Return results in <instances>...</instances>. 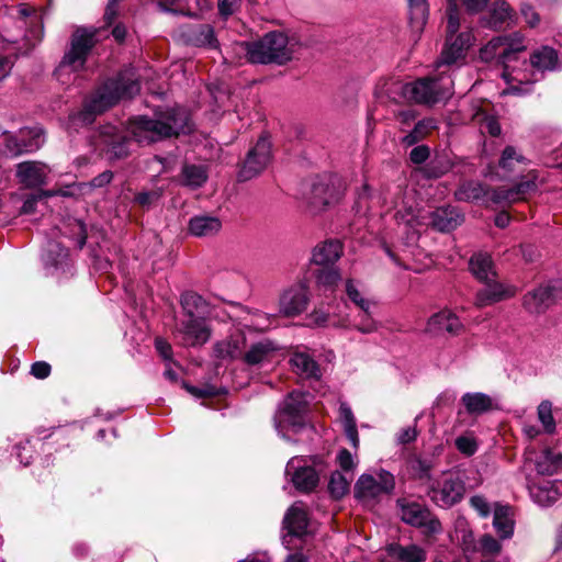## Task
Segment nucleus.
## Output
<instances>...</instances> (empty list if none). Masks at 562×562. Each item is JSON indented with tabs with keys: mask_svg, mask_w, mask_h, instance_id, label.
I'll return each instance as SVG.
<instances>
[{
	"mask_svg": "<svg viewBox=\"0 0 562 562\" xmlns=\"http://www.w3.org/2000/svg\"><path fill=\"white\" fill-rule=\"evenodd\" d=\"M487 194L486 187L477 181L464 182L454 193L457 200L465 202L483 200Z\"/></svg>",
	"mask_w": 562,
	"mask_h": 562,
	"instance_id": "44",
	"label": "nucleus"
},
{
	"mask_svg": "<svg viewBox=\"0 0 562 562\" xmlns=\"http://www.w3.org/2000/svg\"><path fill=\"white\" fill-rule=\"evenodd\" d=\"M345 292L347 297L358 307L362 313L370 314L375 302L366 295L362 284L353 279H347L345 282Z\"/></svg>",
	"mask_w": 562,
	"mask_h": 562,
	"instance_id": "39",
	"label": "nucleus"
},
{
	"mask_svg": "<svg viewBox=\"0 0 562 562\" xmlns=\"http://www.w3.org/2000/svg\"><path fill=\"white\" fill-rule=\"evenodd\" d=\"M50 167L40 160H25L15 166L18 183L25 189H37L48 183Z\"/></svg>",
	"mask_w": 562,
	"mask_h": 562,
	"instance_id": "16",
	"label": "nucleus"
},
{
	"mask_svg": "<svg viewBox=\"0 0 562 562\" xmlns=\"http://www.w3.org/2000/svg\"><path fill=\"white\" fill-rule=\"evenodd\" d=\"M190 130L186 109L177 106L156 113L155 119L137 116L130 121L128 131L139 144H150Z\"/></svg>",
	"mask_w": 562,
	"mask_h": 562,
	"instance_id": "5",
	"label": "nucleus"
},
{
	"mask_svg": "<svg viewBox=\"0 0 562 562\" xmlns=\"http://www.w3.org/2000/svg\"><path fill=\"white\" fill-rule=\"evenodd\" d=\"M515 294V291L510 286H505L497 282H486V286L480 290L476 294L475 304L479 307L492 305L496 302L510 297Z\"/></svg>",
	"mask_w": 562,
	"mask_h": 562,
	"instance_id": "29",
	"label": "nucleus"
},
{
	"mask_svg": "<svg viewBox=\"0 0 562 562\" xmlns=\"http://www.w3.org/2000/svg\"><path fill=\"white\" fill-rule=\"evenodd\" d=\"M520 12H521V15H522L525 22L529 26L533 27V26L538 25L540 18H539V14L536 12V10L531 5L522 4Z\"/></svg>",
	"mask_w": 562,
	"mask_h": 562,
	"instance_id": "61",
	"label": "nucleus"
},
{
	"mask_svg": "<svg viewBox=\"0 0 562 562\" xmlns=\"http://www.w3.org/2000/svg\"><path fill=\"white\" fill-rule=\"evenodd\" d=\"M342 313H334L330 315L321 308H315L310 315L308 321L311 325L316 327H333V322L337 319L338 316H344Z\"/></svg>",
	"mask_w": 562,
	"mask_h": 562,
	"instance_id": "52",
	"label": "nucleus"
},
{
	"mask_svg": "<svg viewBox=\"0 0 562 562\" xmlns=\"http://www.w3.org/2000/svg\"><path fill=\"white\" fill-rule=\"evenodd\" d=\"M469 265L471 272L479 280L484 282L492 281L494 272L491 256L487 254H475L471 257Z\"/></svg>",
	"mask_w": 562,
	"mask_h": 562,
	"instance_id": "43",
	"label": "nucleus"
},
{
	"mask_svg": "<svg viewBox=\"0 0 562 562\" xmlns=\"http://www.w3.org/2000/svg\"><path fill=\"white\" fill-rule=\"evenodd\" d=\"M538 172L529 169L522 173L521 180L512 188H498L492 191L491 200L494 203L512 204L526 200L527 195L537 190Z\"/></svg>",
	"mask_w": 562,
	"mask_h": 562,
	"instance_id": "15",
	"label": "nucleus"
},
{
	"mask_svg": "<svg viewBox=\"0 0 562 562\" xmlns=\"http://www.w3.org/2000/svg\"><path fill=\"white\" fill-rule=\"evenodd\" d=\"M558 299L559 291L554 285H540L524 296V306L531 314H541L553 305Z\"/></svg>",
	"mask_w": 562,
	"mask_h": 562,
	"instance_id": "21",
	"label": "nucleus"
},
{
	"mask_svg": "<svg viewBox=\"0 0 562 562\" xmlns=\"http://www.w3.org/2000/svg\"><path fill=\"white\" fill-rule=\"evenodd\" d=\"M561 67L562 63L559 58L558 52L549 46H542L539 49H536L531 54L529 61L527 59H519V68H527L536 76L535 80L526 85V87H528V92L531 90L532 83L540 80L541 75L544 71L559 70ZM520 87H525V85L520 83Z\"/></svg>",
	"mask_w": 562,
	"mask_h": 562,
	"instance_id": "13",
	"label": "nucleus"
},
{
	"mask_svg": "<svg viewBox=\"0 0 562 562\" xmlns=\"http://www.w3.org/2000/svg\"><path fill=\"white\" fill-rule=\"evenodd\" d=\"M454 443L458 451L467 457L473 456L479 447L476 438L471 432L459 436Z\"/></svg>",
	"mask_w": 562,
	"mask_h": 562,
	"instance_id": "51",
	"label": "nucleus"
},
{
	"mask_svg": "<svg viewBox=\"0 0 562 562\" xmlns=\"http://www.w3.org/2000/svg\"><path fill=\"white\" fill-rule=\"evenodd\" d=\"M344 192L345 188L338 178H322L313 182L307 202L312 210L319 212L327 206L337 204Z\"/></svg>",
	"mask_w": 562,
	"mask_h": 562,
	"instance_id": "11",
	"label": "nucleus"
},
{
	"mask_svg": "<svg viewBox=\"0 0 562 562\" xmlns=\"http://www.w3.org/2000/svg\"><path fill=\"white\" fill-rule=\"evenodd\" d=\"M350 486V481L340 472L336 471L330 475L328 490L335 498L342 497Z\"/></svg>",
	"mask_w": 562,
	"mask_h": 562,
	"instance_id": "50",
	"label": "nucleus"
},
{
	"mask_svg": "<svg viewBox=\"0 0 562 562\" xmlns=\"http://www.w3.org/2000/svg\"><path fill=\"white\" fill-rule=\"evenodd\" d=\"M211 327L205 316L182 318L176 329V338L183 347H199L211 338Z\"/></svg>",
	"mask_w": 562,
	"mask_h": 562,
	"instance_id": "12",
	"label": "nucleus"
},
{
	"mask_svg": "<svg viewBox=\"0 0 562 562\" xmlns=\"http://www.w3.org/2000/svg\"><path fill=\"white\" fill-rule=\"evenodd\" d=\"M285 474L291 476L294 486L302 492L312 491L318 483V474L314 468L308 465L306 460L301 457H293L288 462Z\"/></svg>",
	"mask_w": 562,
	"mask_h": 562,
	"instance_id": "20",
	"label": "nucleus"
},
{
	"mask_svg": "<svg viewBox=\"0 0 562 562\" xmlns=\"http://www.w3.org/2000/svg\"><path fill=\"white\" fill-rule=\"evenodd\" d=\"M530 161L514 146H506L499 158V168L508 175L524 173L528 169Z\"/></svg>",
	"mask_w": 562,
	"mask_h": 562,
	"instance_id": "28",
	"label": "nucleus"
},
{
	"mask_svg": "<svg viewBox=\"0 0 562 562\" xmlns=\"http://www.w3.org/2000/svg\"><path fill=\"white\" fill-rule=\"evenodd\" d=\"M537 414L544 431L548 434L554 432L555 422L552 415V403L550 401H542L538 406Z\"/></svg>",
	"mask_w": 562,
	"mask_h": 562,
	"instance_id": "49",
	"label": "nucleus"
},
{
	"mask_svg": "<svg viewBox=\"0 0 562 562\" xmlns=\"http://www.w3.org/2000/svg\"><path fill=\"white\" fill-rule=\"evenodd\" d=\"M279 350L280 348L274 341L270 339L259 340L251 344L249 349L245 351L244 362L248 366H262L273 361Z\"/></svg>",
	"mask_w": 562,
	"mask_h": 562,
	"instance_id": "24",
	"label": "nucleus"
},
{
	"mask_svg": "<svg viewBox=\"0 0 562 562\" xmlns=\"http://www.w3.org/2000/svg\"><path fill=\"white\" fill-rule=\"evenodd\" d=\"M434 464L431 460L414 457L408 461L411 474L419 480L429 479Z\"/></svg>",
	"mask_w": 562,
	"mask_h": 562,
	"instance_id": "48",
	"label": "nucleus"
},
{
	"mask_svg": "<svg viewBox=\"0 0 562 562\" xmlns=\"http://www.w3.org/2000/svg\"><path fill=\"white\" fill-rule=\"evenodd\" d=\"M397 503L401 508V518L404 522L423 528L426 533H438L441 531L440 521L424 505L402 499Z\"/></svg>",
	"mask_w": 562,
	"mask_h": 562,
	"instance_id": "14",
	"label": "nucleus"
},
{
	"mask_svg": "<svg viewBox=\"0 0 562 562\" xmlns=\"http://www.w3.org/2000/svg\"><path fill=\"white\" fill-rule=\"evenodd\" d=\"M293 371L303 379L318 380L321 378V369L313 357L306 352L296 350L290 359Z\"/></svg>",
	"mask_w": 562,
	"mask_h": 562,
	"instance_id": "27",
	"label": "nucleus"
},
{
	"mask_svg": "<svg viewBox=\"0 0 562 562\" xmlns=\"http://www.w3.org/2000/svg\"><path fill=\"white\" fill-rule=\"evenodd\" d=\"M461 403L470 415H482L494 408L493 398L481 392H468L461 397Z\"/></svg>",
	"mask_w": 562,
	"mask_h": 562,
	"instance_id": "37",
	"label": "nucleus"
},
{
	"mask_svg": "<svg viewBox=\"0 0 562 562\" xmlns=\"http://www.w3.org/2000/svg\"><path fill=\"white\" fill-rule=\"evenodd\" d=\"M342 255V245L338 240L318 244L312 254V261L317 266L334 265Z\"/></svg>",
	"mask_w": 562,
	"mask_h": 562,
	"instance_id": "30",
	"label": "nucleus"
},
{
	"mask_svg": "<svg viewBox=\"0 0 562 562\" xmlns=\"http://www.w3.org/2000/svg\"><path fill=\"white\" fill-rule=\"evenodd\" d=\"M45 142L44 132L41 127H30L21 130V144H36V150L40 149Z\"/></svg>",
	"mask_w": 562,
	"mask_h": 562,
	"instance_id": "54",
	"label": "nucleus"
},
{
	"mask_svg": "<svg viewBox=\"0 0 562 562\" xmlns=\"http://www.w3.org/2000/svg\"><path fill=\"white\" fill-rule=\"evenodd\" d=\"M310 395L303 392H292L279 405L274 414V428L278 435L291 440V434H297L306 426V408Z\"/></svg>",
	"mask_w": 562,
	"mask_h": 562,
	"instance_id": "7",
	"label": "nucleus"
},
{
	"mask_svg": "<svg viewBox=\"0 0 562 562\" xmlns=\"http://www.w3.org/2000/svg\"><path fill=\"white\" fill-rule=\"evenodd\" d=\"M526 49V38L519 32L495 36L480 48V60L503 66L502 77L507 83L503 94L528 93V87H520V83L528 85L536 79L527 68H519V54Z\"/></svg>",
	"mask_w": 562,
	"mask_h": 562,
	"instance_id": "2",
	"label": "nucleus"
},
{
	"mask_svg": "<svg viewBox=\"0 0 562 562\" xmlns=\"http://www.w3.org/2000/svg\"><path fill=\"white\" fill-rule=\"evenodd\" d=\"M481 551L485 555H496L501 552L502 546L498 540L491 535H484L480 539Z\"/></svg>",
	"mask_w": 562,
	"mask_h": 562,
	"instance_id": "57",
	"label": "nucleus"
},
{
	"mask_svg": "<svg viewBox=\"0 0 562 562\" xmlns=\"http://www.w3.org/2000/svg\"><path fill=\"white\" fill-rule=\"evenodd\" d=\"M339 420L344 427L347 439L350 441L353 449L357 450L359 448L357 423L350 406L346 403H341L339 406Z\"/></svg>",
	"mask_w": 562,
	"mask_h": 562,
	"instance_id": "41",
	"label": "nucleus"
},
{
	"mask_svg": "<svg viewBox=\"0 0 562 562\" xmlns=\"http://www.w3.org/2000/svg\"><path fill=\"white\" fill-rule=\"evenodd\" d=\"M183 36L189 44L194 46H216V38L214 37L213 27L209 24L188 26L183 31Z\"/></svg>",
	"mask_w": 562,
	"mask_h": 562,
	"instance_id": "38",
	"label": "nucleus"
},
{
	"mask_svg": "<svg viewBox=\"0 0 562 562\" xmlns=\"http://www.w3.org/2000/svg\"><path fill=\"white\" fill-rule=\"evenodd\" d=\"M465 484L458 472L445 471L429 485L428 496L439 507L449 508L461 502Z\"/></svg>",
	"mask_w": 562,
	"mask_h": 562,
	"instance_id": "10",
	"label": "nucleus"
},
{
	"mask_svg": "<svg viewBox=\"0 0 562 562\" xmlns=\"http://www.w3.org/2000/svg\"><path fill=\"white\" fill-rule=\"evenodd\" d=\"M161 194L162 191L160 189L153 191H144L135 196V201L143 206H148L153 202L157 201L161 196Z\"/></svg>",
	"mask_w": 562,
	"mask_h": 562,
	"instance_id": "60",
	"label": "nucleus"
},
{
	"mask_svg": "<svg viewBox=\"0 0 562 562\" xmlns=\"http://www.w3.org/2000/svg\"><path fill=\"white\" fill-rule=\"evenodd\" d=\"M240 5V0H218V10L223 16L232 15Z\"/></svg>",
	"mask_w": 562,
	"mask_h": 562,
	"instance_id": "64",
	"label": "nucleus"
},
{
	"mask_svg": "<svg viewBox=\"0 0 562 562\" xmlns=\"http://www.w3.org/2000/svg\"><path fill=\"white\" fill-rule=\"evenodd\" d=\"M474 120L480 123L482 131H486L492 136H498L502 132L498 121L485 112H477Z\"/></svg>",
	"mask_w": 562,
	"mask_h": 562,
	"instance_id": "53",
	"label": "nucleus"
},
{
	"mask_svg": "<svg viewBox=\"0 0 562 562\" xmlns=\"http://www.w3.org/2000/svg\"><path fill=\"white\" fill-rule=\"evenodd\" d=\"M429 157V148L425 145L416 146L411 150L409 158L414 164H423Z\"/></svg>",
	"mask_w": 562,
	"mask_h": 562,
	"instance_id": "63",
	"label": "nucleus"
},
{
	"mask_svg": "<svg viewBox=\"0 0 562 562\" xmlns=\"http://www.w3.org/2000/svg\"><path fill=\"white\" fill-rule=\"evenodd\" d=\"M333 327L338 329H356L362 334H371L378 329V325L375 321L372 318L371 313L361 316L360 322L353 323L349 316V314H345L344 316H338L336 321L333 322Z\"/></svg>",
	"mask_w": 562,
	"mask_h": 562,
	"instance_id": "40",
	"label": "nucleus"
},
{
	"mask_svg": "<svg viewBox=\"0 0 562 562\" xmlns=\"http://www.w3.org/2000/svg\"><path fill=\"white\" fill-rule=\"evenodd\" d=\"M395 220L401 233L405 235L406 245L415 244L425 227L431 226L439 232H450L463 222L462 214L456 207H419L413 194L405 193L401 202L395 203Z\"/></svg>",
	"mask_w": 562,
	"mask_h": 562,
	"instance_id": "3",
	"label": "nucleus"
},
{
	"mask_svg": "<svg viewBox=\"0 0 562 562\" xmlns=\"http://www.w3.org/2000/svg\"><path fill=\"white\" fill-rule=\"evenodd\" d=\"M181 305L184 311V317L205 316L209 310L206 301L194 292H187L181 296Z\"/></svg>",
	"mask_w": 562,
	"mask_h": 562,
	"instance_id": "42",
	"label": "nucleus"
},
{
	"mask_svg": "<svg viewBox=\"0 0 562 562\" xmlns=\"http://www.w3.org/2000/svg\"><path fill=\"white\" fill-rule=\"evenodd\" d=\"M436 120L424 119L417 122L412 132L402 138L405 146H413L423 139L431 130L436 128Z\"/></svg>",
	"mask_w": 562,
	"mask_h": 562,
	"instance_id": "46",
	"label": "nucleus"
},
{
	"mask_svg": "<svg viewBox=\"0 0 562 562\" xmlns=\"http://www.w3.org/2000/svg\"><path fill=\"white\" fill-rule=\"evenodd\" d=\"M207 170L202 165H186L182 168V184L192 189L202 187L207 180Z\"/></svg>",
	"mask_w": 562,
	"mask_h": 562,
	"instance_id": "45",
	"label": "nucleus"
},
{
	"mask_svg": "<svg viewBox=\"0 0 562 562\" xmlns=\"http://www.w3.org/2000/svg\"><path fill=\"white\" fill-rule=\"evenodd\" d=\"M222 228V222L216 216L196 215L189 222V231L196 237H210Z\"/></svg>",
	"mask_w": 562,
	"mask_h": 562,
	"instance_id": "35",
	"label": "nucleus"
},
{
	"mask_svg": "<svg viewBox=\"0 0 562 562\" xmlns=\"http://www.w3.org/2000/svg\"><path fill=\"white\" fill-rule=\"evenodd\" d=\"M95 32L88 29H77L70 40V46L65 52L55 76L63 85L70 82V75L86 69L87 58L95 44Z\"/></svg>",
	"mask_w": 562,
	"mask_h": 562,
	"instance_id": "6",
	"label": "nucleus"
},
{
	"mask_svg": "<svg viewBox=\"0 0 562 562\" xmlns=\"http://www.w3.org/2000/svg\"><path fill=\"white\" fill-rule=\"evenodd\" d=\"M111 158L121 159L128 155V140L123 139L117 143H113L109 150Z\"/></svg>",
	"mask_w": 562,
	"mask_h": 562,
	"instance_id": "62",
	"label": "nucleus"
},
{
	"mask_svg": "<svg viewBox=\"0 0 562 562\" xmlns=\"http://www.w3.org/2000/svg\"><path fill=\"white\" fill-rule=\"evenodd\" d=\"M284 525L293 536H302L307 532L308 517L301 503H295L290 507L284 517Z\"/></svg>",
	"mask_w": 562,
	"mask_h": 562,
	"instance_id": "36",
	"label": "nucleus"
},
{
	"mask_svg": "<svg viewBox=\"0 0 562 562\" xmlns=\"http://www.w3.org/2000/svg\"><path fill=\"white\" fill-rule=\"evenodd\" d=\"M387 554L396 562H425L427 553L417 544L402 546L392 543L387 546Z\"/></svg>",
	"mask_w": 562,
	"mask_h": 562,
	"instance_id": "33",
	"label": "nucleus"
},
{
	"mask_svg": "<svg viewBox=\"0 0 562 562\" xmlns=\"http://www.w3.org/2000/svg\"><path fill=\"white\" fill-rule=\"evenodd\" d=\"M271 158V144L268 138L260 137L255 147L248 153L239 171V179L249 180L259 175L269 164Z\"/></svg>",
	"mask_w": 562,
	"mask_h": 562,
	"instance_id": "18",
	"label": "nucleus"
},
{
	"mask_svg": "<svg viewBox=\"0 0 562 562\" xmlns=\"http://www.w3.org/2000/svg\"><path fill=\"white\" fill-rule=\"evenodd\" d=\"M526 463H533L536 471L541 475H551L558 471L561 459L549 449L540 452L527 450Z\"/></svg>",
	"mask_w": 562,
	"mask_h": 562,
	"instance_id": "26",
	"label": "nucleus"
},
{
	"mask_svg": "<svg viewBox=\"0 0 562 562\" xmlns=\"http://www.w3.org/2000/svg\"><path fill=\"white\" fill-rule=\"evenodd\" d=\"M531 499L541 507L553 505L562 496V481L543 480L528 485Z\"/></svg>",
	"mask_w": 562,
	"mask_h": 562,
	"instance_id": "22",
	"label": "nucleus"
},
{
	"mask_svg": "<svg viewBox=\"0 0 562 562\" xmlns=\"http://www.w3.org/2000/svg\"><path fill=\"white\" fill-rule=\"evenodd\" d=\"M42 260L47 274L61 278L70 273L71 265L68 260V250L60 243L49 240L42 255Z\"/></svg>",
	"mask_w": 562,
	"mask_h": 562,
	"instance_id": "19",
	"label": "nucleus"
},
{
	"mask_svg": "<svg viewBox=\"0 0 562 562\" xmlns=\"http://www.w3.org/2000/svg\"><path fill=\"white\" fill-rule=\"evenodd\" d=\"M473 43L474 35L470 30L458 35H447L436 63L438 75L405 83L402 88L403 95L419 104H435L450 99L453 94V80L451 75L442 68L462 64Z\"/></svg>",
	"mask_w": 562,
	"mask_h": 562,
	"instance_id": "1",
	"label": "nucleus"
},
{
	"mask_svg": "<svg viewBox=\"0 0 562 562\" xmlns=\"http://www.w3.org/2000/svg\"><path fill=\"white\" fill-rule=\"evenodd\" d=\"M493 514V527L498 537L501 539L512 538L515 527L512 508L506 505H495Z\"/></svg>",
	"mask_w": 562,
	"mask_h": 562,
	"instance_id": "34",
	"label": "nucleus"
},
{
	"mask_svg": "<svg viewBox=\"0 0 562 562\" xmlns=\"http://www.w3.org/2000/svg\"><path fill=\"white\" fill-rule=\"evenodd\" d=\"M395 488L394 475L383 469L373 473H363L355 484V497L364 506L372 508Z\"/></svg>",
	"mask_w": 562,
	"mask_h": 562,
	"instance_id": "9",
	"label": "nucleus"
},
{
	"mask_svg": "<svg viewBox=\"0 0 562 562\" xmlns=\"http://www.w3.org/2000/svg\"><path fill=\"white\" fill-rule=\"evenodd\" d=\"M246 348V337L244 331L236 330L228 338L217 341L214 345V355L218 359H237L244 360Z\"/></svg>",
	"mask_w": 562,
	"mask_h": 562,
	"instance_id": "25",
	"label": "nucleus"
},
{
	"mask_svg": "<svg viewBox=\"0 0 562 562\" xmlns=\"http://www.w3.org/2000/svg\"><path fill=\"white\" fill-rule=\"evenodd\" d=\"M463 325L459 317L450 310H442L434 314L427 322L426 330L432 335L448 333L459 335Z\"/></svg>",
	"mask_w": 562,
	"mask_h": 562,
	"instance_id": "23",
	"label": "nucleus"
},
{
	"mask_svg": "<svg viewBox=\"0 0 562 562\" xmlns=\"http://www.w3.org/2000/svg\"><path fill=\"white\" fill-rule=\"evenodd\" d=\"M470 505L482 517H487L491 513V505L485 497L475 495L470 498Z\"/></svg>",
	"mask_w": 562,
	"mask_h": 562,
	"instance_id": "58",
	"label": "nucleus"
},
{
	"mask_svg": "<svg viewBox=\"0 0 562 562\" xmlns=\"http://www.w3.org/2000/svg\"><path fill=\"white\" fill-rule=\"evenodd\" d=\"M247 58L254 64H283L291 59L292 48L288 37L281 32H270L252 43H244Z\"/></svg>",
	"mask_w": 562,
	"mask_h": 562,
	"instance_id": "8",
	"label": "nucleus"
},
{
	"mask_svg": "<svg viewBox=\"0 0 562 562\" xmlns=\"http://www.w3.org/2000/svg\"><path fill=\"white\" fill-rule=\"evenodd\" d=\"M411 24L416 30H422L428 18L426 0H408Z\"/></svg>",
	"mask_w": 562,
	"mask_h": 562,
	"instance_id": "47",
	"label": "nucleus"
},
{
	"mask_svg": "<svg viewBox=\"0 0 562 562\" xmlns=\"http://www.w3.org/2000/svg\"><path fill=\"white\" fill-rule=\"evenodd\" d=\"M460 27L459 10L456 0H448L447 4V35H457Z\"/></svg>",
	"mask_w": 562,
	"mask_h": 562,
	"instance_id": "56",
	"label": "nucleus"
},
{
	"mask_svg": "<svg viewBox=\"0 0 562 562\" xmlns=\"http://www.w3.org/2000/svg\"><path fill=\"white\" fill-rule=\"evenodd\" d=\"M514 10L506 1H495L488 10V16L486 19V25L499 30L510 25L514 21Z\"/></svg>",
	"mask_w": 562,
	"mask_h": 562,
	"instance_id": "32",
	"label": "nucleus"
},
{
	"mask_svg": "<svg viewBox=\"0 0 562 562\" xmlns=\"http://www.w3.org/2000/svg\"><path fill=\"white\" fill-rule=\"evenodd\" d=\"M140 86L133 69L122 71L115 79L105 81L86 100L82 110L70 115L72 127L92 124L95 116L106 111L121 99L132 98L139 92Z\"/></svg>",
	"mask_w": 562,
	"mask_h": 562,
	"instance_id": "4",
	"label": "nucleus"
},
{
	"mask_svg": "<svg viewBox=\"0 0 562 562\" xmlns=\"http://www.w3.org/2000/svg\"><path fill=\"white\" fill-rule=\"evenodd\" d=\"M341 279L337 269L323 268L316 274V282L318 285L326 289L334 288Z\"/></svg>",
	"mask_w": 562,
	"mask_h": 562,
	"instance_id": "55",
	"label": "nucleus"
},
{
	"mask_svg": "<svg viewBox=\"0 0 562 562\" xmlns=\"http://www.w3.org/2000/svg\"><path fill=\"white\" fill-rule=\"evenodd\" d=\"M310 304L308 289L304 283H296L285 289L279 297V314L295 317L307 310Z\"/></svg>",
	"mask_w": 562,
	"mask_h": 562,
	"instance_id": "17",
	"label": "nucleus"
},
{
	"mask_svg": "<svg viewBox=\"0 0 562 562\" xmlns=\"http://www.w3.org/2000/svg\"><path fill=\"white\" fill-rule=\"evenodd\" d=\"M337 462L344 471H352L357 467L353 456L347 449H341L338 452Z\"/></svg>",
	"mask_w": 562,
	"mask_h": 562,
	"instance_id": "59",
	"label": "nucleus"
},
{
	"mask_svg": "<svg viewBox=\"0 0 562 562\" xmlns=\"http://www.w3.org/2000/svg\"><path fill=\"white\" fill-rule=\"evenodd\" d=\"M36 144H21V130L18 134L0 131V151L8 156L16 157L23 154L36 151Z\"/></svg>",
	"mask_w": 562,
	"mask_h": 562,
	"instance_id": "31",
	"label": "nucleus"
}]
</instances>
